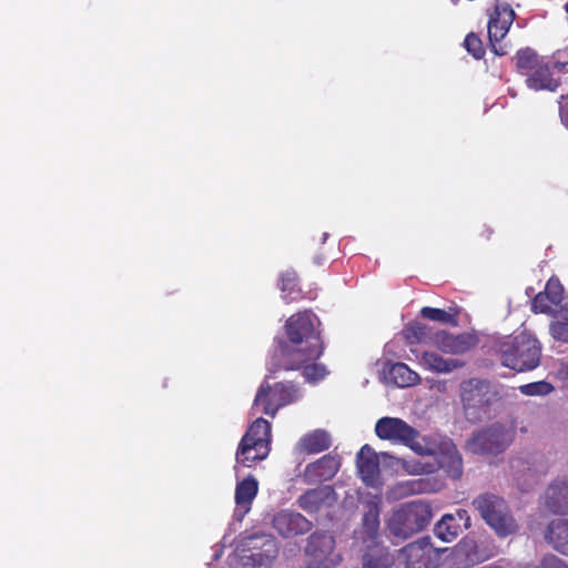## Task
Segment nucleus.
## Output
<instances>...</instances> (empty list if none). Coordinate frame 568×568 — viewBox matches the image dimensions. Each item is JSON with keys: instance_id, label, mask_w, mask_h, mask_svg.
<instances>
[{"instance_id": "obj_53", "label": "nucleus", "mask_w": 568, "mask_h": 568, "mask_svg": "<svg viewBox=\"0 0 568 568\" xmlns=\"http://www.w3.org/2000/svg\"><path fill=\"white\" fill-rule=\"evenodd\" d=\"M566 53L568 54V47H567V52Z\"/></svg>"}, {"instance_id": "obj_42", "label": "nucleus", "mask_w": 568, "mask_h": 568, "mask_svg": "<svg viewBox=\"0 0 568 568\" xmlns=\"http://www.w3.org/2000/svg\"><path fill=\"white\" fill-rule=\"evenodd\" d=\"M474 555L477 557V564L488 560L495 556V548L485 541H476L474 539Z\"/></svg>"}, {"instance_id": "obj_51", "label": "nucleus", "mask_w": 568, "mask_h": 568, "mask_svg": "<svg viewBox=\"0 0 568 568\" xmlns=\"http://www.w3.org/2000/svg\"><path fill=\"white\" fill-rule=\"evenodd\" d=\"M221 556V550L214 555V559L217 560Z\"/></svg>"}, {"instance_id": "obj_46", "label": "nucleus", "mask_w": 568, "mask_h": 568, "mask_svg": "<svg viewBox=\"0 0 568 568\" xmlns=\"http://www.w3.org/2000/svg\"><path fill=\"white\" fill-rule=\"evenodd\" d=\"M566 52L567 48L564 50H559L554 54L555 67L558 68L559 70H562L566 67H568V54Z\"/></svg>"}, {"instance_id": "obj_45", "label": "nucleus", "mask_w": 568, "mask_h": 568, "mask_svg": "<svg viewBox=\"0 0 568 568\" xmlns=\"http://www.w3.org/2000/svg\"><path fill=\"white\" fill-rule=\"evenodd\" d=\"M452 517H454V523H459L460 524V529L462 528H469L470 527V516L468 515L467 510L465 509H457L456 513L454 514H450Z\"/></svg>"}, {"instance_id": "obj_7", "label": "nucleus", "mask_w": 568, "mask_h": 568, "mask_svg": "<svg viewBox=\"0 0 568 568\" xmlns=\"http://www.w3.org/2000/svg\"><path fill=\"white\" fill-rule=\"evenodd\" d=\"M302 392L292 383H277L272 388L267 383H263L254 398L252 412L261 408L262 413L274 417L277 410L298 400Z\"/></svg>"}, {"instance_id": "obj_31", "label": "nucleus", "mask_w": 568, "mask_h": 568, "mask_svg": "<svg viewBox=\"0 0 568 568\" xmlns=\"http://www.w3.org/2000/svg\"><path fill=\"white\" fill-rule=\"evenodd\" d=\"M246 442H256L261 440L263 444H266V447H270L271 444V424L262 418L257 417L248 427L247 432L242 437Z\"/></svg>"}, {"instance_id": "obj_34", "label": "nucleus", "mask_w": 568, "mask_h": 568, "mask_svg": "<svg viewBox=\"0 0 568 568\" xmlns=\"http://www.w3.org/2000/svg\"><path fill=\"white\" fill-rule=\"evenodd\" d=\"M419 489H420V484L418 481H415V480L402 481V483H397L396 485H394L393 487L389 488V490L387 493V497H388V499H392V500H398V499L405 498L412 494L419 491Z\"/></svg>"}, {"instance_id": "obj_47", "label": "nucleus", "mask_w": 568, "mask_h": 568, "mask_svg": "<svg viewBox=\"0 0 568 568\" xmlns=\"http://www.w3.org/2000/svg\"><path fill=\"white\" fill-rule=\"evenodd\" d=\"M559 115L561 123L566 129H568V101L560 104Z\"/></svg>"}, {"instance_id": "obj_1", "label": "nucleus", "mask_w": 568, "mask_h": 568, "mask_svg": "<svg viewBox=\"0 0 568 568\" xmlns=\"http://www.w3.org/2000/svg\"><path fill=\"white\" fill-rule=\"evenodd\" d=\"M318 318L311 312H300L292 315L285 324L286 341H278V345L267 364L270 378L280 369H297L304 363L318 358L323 353L317 326Z\"/></svg>"}, {"instance_id": "obj_50", "label": "nucleus", "mask_w": 568, "mask_h": 568, "mask_svg": "<svg viewBox=\"0 0 568 568\" xmlns=\"http://www.w3.org/2000/svg\"><path fill=\"white\" fill-rule=\"evenodd\" d=\"M328 237V233H324L323 234V239H322V243H325V241L327 240Z\"/></svg>"}, {"instance_id": "obj_9", "label": "nucleus", "mask_w": 568, "mask_h": 568, "mask_svg": "<svg viewBox=\"0 0 568 568\" xmlns=\"http://www.w3.org/2000/svg\"><path fill=\"white\" fill-rule=\"evenodd\" d=\"M531 310L535 313H545L550 316H568V298L564 296V287L558 278L548 280L544 292L536 295Z\"/></svg>"}, {"instance_id": "obj_18", "label": "nucleus", "mask_w": 568, "mask_h": 568, "mask_svg": "<svg viewBox=\"0 0 568 568\" xmlns=\"http://www.w3.org/2000/svg\"><path fill=\"white\" fill-rule=\"evenodd\" d=\"M258 491V483L253 476H247L236 484L234 518L241 521L251 510L253 500Z\"/></svg>"}, {"instance_id": "obj_26", "label": "nucleus", "mask_w": 568, "mask_h": 568, "mask_svg": "<svg viewBox=\"0 0 568 568\" xmlns=\"http://www.w3.org/2000/svg\"><path fill=\"white\" fill-rule=\"evenodd\" d=\"M419 364L428 371L436 373H450L464 366V362L456 358H444L434 352H424Z\"/></svg>"}, {"instance_id": "obj_48", "label": "nucleus", "mask_w": 568, "mask_h": 568, "mask_svg": "<svg viewBox=\"0 0 568 568\" xmlns=\"http://www.w3.org/2000/svg\"><path fill=\"white\" fill-rule=\"evenodd\" d=\"M404 445L409 446L414 452H416L419 455L429 454V449L425 448L423 445L417 443L416 439H413L412 443H404Z\"/></svg>"}, {"instance_id": "obj_20", "label": "nucleus", "mask_w": 568, "mask_h": 568, "mask_svg": "<svg viewBox=\"0 0 568 568\" xmlns=\"http://www.w3.org/2000/svg\"><path fill=\"white\" fill-rule=\"evenodd\" d=\"M437 462L439 467L443 468L449 477L454 479L462 477L463 459L456 445L452 440H444L440 444Z\"/></svg>"}, {"instance_id": "obj_38", "label": "nucleus", "mask_w": 568, "mask_h": 568, "mask_svg": "<svg viewBox=\"0 0 568 568\" xmlns=\"http://www.w3.org/2000/svg\"><path fill=\"white\" fill-rule=\"evenodd\" d=\"M519 390L526 396H544L550 394L554 390V386L546 381H539L521 385Z\"/></svg>"}, {"instance_id": "obj_43", "label": "nucleus", "mask_w": 568, "mask_h": 568, "mask_svg": "<svg viewBox=\"0 0 568 568\" xmlns=\"http://www.w3.org/2000/svg\"><path fill=\"white\" fill-rule=\"evenodd\" d=\"M537 568H568V565L561 558L547 554L541 558Z\"/></svg>"}, {"instance_id": "obj_28", "label": "nucleus", "mask_w": 568, "mask_h": 568, "mask_svg": "<svg viewBox=\"0 0 568 568\" xmlns=\"http://www.w3.org/2000/svg\"><path fill=\"white\" fill-rule=\"evenodd\" d=\"M474 539L464 538L454 548L450 557L452 568H468L477 565L474 555Z\"/></svg>"}, {"instance_id": "obj_15", "label": "nucleus", "mask_w": 568, "mask_h": 568, "mask_svg": "<svg viewBox=\"0 0 568 568\" xmlns=\"http://www.w3.org/2000/svg\"><path fill=\"white\" fill-rule=\"evenodd\" d=\"M273 528L284 538L303 535L311 530L312 523L293 510H281L273 517Z\"/></svg>"}, {"instance_id": "obj_32", "label": "nucleus", "mask_w": 568, "mask_h": 568, "mask_svg": "<svg viewBox=\"0 0 568 568\" xmlns=\"http://www.w3.org/2000/svg\"><path fill=\"white\" fill-rule=\"evenodd\" d=\"M460 531V524L454 523V517L448 514L444 515L434 528L435 535L446 542L454 540Z\"/></svg>"}, {"instance_id": "obj_3", "label": "nucleus", "mask_w": 568, "mask_h": 568, "mask_svg": "<svg viewBox=\"0 0 568 568\" xmlns=\"http://www.w3.org/2000/svg\"><path fill=\"white\" fill-rule=\"evenodd\" d=\"M432 519V510L422 501H412L395 509L386 527L389 534L399 539H407L422 531Z\"/></svg>"}, {"instance_id": "obj_44", "label": "nucleus", "mask_w": 568, "mask_h": 568, "mask_svg": "<svg viewBox=\"0 0 568 568\" xmlns=\"http://www.w3.org/2000/svg\"><path fill=\"white\" fill-rule=\"evenodd\" d=\"M426 335V326L423 324H413L406 328V337L409 343L420 342Z\"/></svg>"}, {"instance_id": "obj_10", "label": "nucleus", "mask_w": 568, "mask_h": 568, "mask_svg": "<svg viewBox=\"0 0 568 568\" xmlns=\"http://www.w3.org/2000/svg\"><path fill=\"white\" fill-rule=\"evenodd\" d=\"M439 555V550L430 544L429 537H423L402 548L398 560L405 568H436Z\"/></svg>"}, {"instance_id": "obj_25", "label": "nucleus", "mask_w": 568, "mask_h": 568, "mask_svg": "<svg viewBox=\"0 0 568 568\" xmlns=\"http://www.w3.org/2000/svg\"><path fill=\"white\" fill-rule=\"evenodd\" d=\"M545 539L552 548L568 556V519H554L547 526Z\"/></svg>"}, {"instance_id": "obj_33", "label": "nucleus", "mask_w": 568, "mask_h": 568, "mask_svg": "<svg viewBox=\"0 0 568 568\" xmlns=\"http://www.w3.org/2000/svg\"><path fill=\"white\" fill-rule=\"evenodd\" d=\"M542 62L544 61L539 59L537 53L530 48L521 49L516 54L517 69L524 75H528Z\"/></svg>"}, {"instance_id": "obj_23", "label": "nucleus", "mask_w": 568, "mask_h": 568, "mask_svg": "<svg viewBox=\"0 0 568 568\" xmlns=\"http://www.w3.org/2000/svg\"><path fill=\"white\" fill-rule=\"evenodd\" d=\"M271 448L266 447L263 442H246L242 438L235 455L236 465L234 469H237V465L243 467H252L255 463L265 459L270 454Z\"/></svg>"}, {"instance_id": "obj_41", "label": "nucleus", "mask_w": 568, "mask_h": 568, "mask_svg": "<svg viewBox=\"0 0 568 568\" xmlns=\"http://www.w3.org/2000/svg\"><path fill=\"white\" fill-rule=\"evenodd\" d=\"M466 50L475 58H483L485 51L481 40L474 33H469L464 41Z\"/></svg>"}, {"instance_id": "obj_36", "label": "nucleus", "mask_w": 568, "mask_h": 568, "mask_svg": "<svg viewBox=\"0 0 568 568\" xmlns=\"http://www.w3.org/2000/svg\"><path fill=\"white\" fill-rule=\"evenodd\" d=\"M420 315L424 318H427V320H430L434 322H439V323H444V324H454V325L457 324L456 314L448 313L442 308L425 306L422 308Z\"/></svg>"}, {"instance_id": "obj_2", "label": "nucleus", "mask_w": 568, "mask_h": 568, "mask_svg": "<svg viewBox=\"0 0 568 568\" xmlns=\"http://www.w3.org/2000/svg\"><path fill=\"white\" fill-rule=\"evenodd\" d=\"M498 352L504 366L517 372H526L539 365L541 345L534 336L521 333L500 342Z\"/></svg>"}, {"instance_id": "obj_21", "label": "nucleus", "mask_w": 568, "mask_h": 568, "mask_svg": "<svg viewBox=\"0 0 568 568\" xmlns=\"http://www.w3.org/2000/svg\"><path fill=\"white\" fill-rule=\"evenodd\" d=\"M263 549L241 558V568H271L277 556V547L273 537L261 536Z\"/></svg>"}, {"instance_id": "obj_14", "label": "nucleus", "mask_w": 568, "mask_h": 568, "mask_svg": "<svg viewBox=\"0 0 568 568\" xmlns=\"http://www.w3.org/2000/svg\"><path fill=\"white\" fill-rule=\"evenodd\" d=\"M515 12L508 7L496 8L490 14L488 21V38L491 49L497 55H504L506 52L501 48H497V43L501 41L513 24Z\"/></svg>"}, {"instance_id": "obj_40", "label": "nucleus", "mask_w": 568, "mask_h": 568, "mask_svg": "<svg viewBox=\"0 0 568 568\" xmlns=\"http://www.w3.org/2000/svg\"><path fill=\"white\" fill-rule=\"evenodd\" d=\"M562 321H555L549 325L550 335L559 342L568 343V316Z\"/></svg>"}, {"instance_id": "obj_27", "label": "nucleus", "mask_w": 568, "mask_h": 568, "mask_svg": "<svg viewBox=\"0 0 568 568\" xmlns=\"http://www.w3.org/2000/svg\"><path fill=\"white\" fill-rule=\"evenodd\" d=\"M379 515L381 500L378 498H373L365 503V511L362 518L363 532L372 540L378 536Z\"/></svg>"}, {"instance_id": "obj_29", "label": "nucleus", "mask_w": 568, "mask_h": 568, "mask_svg": "<svg viewBox=\"0 0 568 568\" xmlns=\"http://www.w3.org/2000/svg\"><path fill=\"white\" fill-rule=\"evenodd\" d=\"M526 84L529 89L536 91H555L559 83L557 80L551 78L548 65L542 62L527 75Z\"/></svg>"}, {"instance_id": "obj_17", "label": "nucleus", "mask_w": 568, "mask_h": 568, "mask_svg": "<svg viewBox=\"0 0 568 568\" xmlns=\"http://www.w3.org/2000/svg\"><path fill=\"white\" fill-rule=\"evenodd\" d=\"M341 466L339 457L327 454L318 460L308 464L304 470V478L308 484H316L332 479Z\"/></svg>"}, {"instance_id": "obj_5", "label": "nucleus", "mask_w": 568, "mask_h": 568, "mask_svg": "<svg viewBox=\"0 0 568 568\" xmlns=\"http://www.w3.org/2000/svg\"><path fill=\"white\" fill-rule=\"evenodd\" d=\"M515 438V429L500 423H494L471 434L466 448L473 454L498 455L505 452Z\"/></svg>"}, {"instance_id": "obj_24", "label": "nucleus", "mask_w": 568, "mask_h": 568, "mask_svg": "<svg viewBox=\"0 0 568 568\" xmlns=\"http://www.w3.org/2000/svg\"><path fill=\"white\" fill-rule=\"evenodd\" d=\"M332 445L331 435L324 429H315L304 435L296 444L298 453L317 454L326 450Z\"/></svg>"}, {"instance_id": "obj_8", "label": "nucleus", "mask_w": 568, "mask_h": 568, "mask_svg": "<svg viewBox=\"0 0 568 568\" xmlns=\"http://www.w3.org/2000/svg\"><path fill=\"white\" fill-rule=\"evenodd\" d=\"M335 539L332 535L322 531L313 532L305 547V554L311 558L313 568H334L342 557L334 551Z\"/></svg>"}, {"instance_id": "obj_35", "label": "nucleus", "mask_w": 568, "mask_h": 568, "mask_svg": "<svg viewBox=\"0 0 568 568\" xmlns=\"http://www.w3.org/2000/svg\"><path fill=\"white\" fill-rule=\"evenodd\" d=\"M296 280H297V276L294 271H286L285 273H283L281 275L280 288L282 292V298L286 303H290L295 300V296H293V294L297 293L295 290L296 288Z\"/></svg>"}, {"instance_id": "obj_4", "label": "nucleus", "mask_w": 568, "mask_h": 568, "mask_svg": "<svg viewBox=\"0 0 568 568\" xmlns=\"http://www.w3.org/2000/svg\"><path fill=\"white\" fill-rule=\"evenodd\" d=\"M471 504L499 537H507L517 531L518 525L501 497L485 493L474 498Z\"/></svg>"}, {"instance_id": "obj_49", "label": "nucleus", "mask_w": 568, "mask_h": 568, "mask_svg": "<svg viewBox=\"0 0 568 568\" xmlns=\"http://www.w3.org/2000/svg\"><path fill=\"white\" fill-rule=\"evenodd\" d=\"M557 375L559 378L568 382V363L560 364V366L557 371Z\"/></svg>"}, {"instance_id": "obj_37", "label": "nucleus", "mask_w": 568, "mask_h": 568, "mask_svg": "<svg viewBox=\"0 0 568 568\" xmlns=\"http://www.w3.org/2000/svg\"><path fill=\"white\" fill-rule=\"evenodd\" d=\"M392 556L386 551L368 552L364 556L363 568H390Z\"/></svg>"}, {"instance_id": "obj_52", "label": "nucleus", "mask_w": 568, "mask_h": 568, "mask_svg": "<svg viewBox=\"0 0 568 568\" xmlns=\"http://www.w3.org/2000/svg\"><path fill=\"white\" fill-rule=\"evenodd\" d=\"M564 9L568 13V1L564 4Z\"/></svg>"}, {"instance_id": "obj_39", "label": "nucleus", "mask_w": 568, "mask_h": 568, "mask_svg": "<svg viewBox=\"0 0 568 568\" xmlns=\"http://www.w3.org/2000/svg\"><path fill=\"white\" fill-rule=\"evenodd\" d=\"M326 367L322 364H312L304 367L303 376L308 383L315 384L326 377Z\"/></svg>"}, {"instance_id": "obj_6", "label": "nucleus", "mask_w": 568, "mask_h": 568, "mask_svg": "<svg viewBox=\"0 0 568 568\" xmlns=\"http://www.w3.org/2000/svg\"><path fill=\"white\" fill-rule=\"evenodd\" d=\"M495 397L496 393L487 381L470 378L460 384V399L469 420L481 419Z\"/></svg>"}, {"instance_id": "obj_13", "label": "nucleus", "mask_w": 568, "mask_h": 568, "mask_svg": "<svg viewBox=\"0 0 568 568\" xmlns=\"http://www.w3.org/2000/svg\"><path fill=\"white\" fill-rule=\"evenodd\" d=\"M540 506L555 515H568V480H552L539 498Z\"/></svg>"}, {"instance_id": "obj_19", "label": "nucleus", "mask_w": 568, "mask_h": 568, "mask_svg": "<svg viewBox=\"0 0 568 568\" xmlns=\"http://www.w3.org/2000/svg\"><path fill=\"white\" fill-rule=\"evenodd\" d=\"M336 501V494L331 486L310 489L300 496L298 506L307 513H316L324 507H331Z\"/></svg>"}, {"instance_id": "obj_11", "label": "nucleus", "mask_w": 568, "mask_h": 568, "mask_svg": "<svg viewBox=\"0 0 568 568\" xmlns=\"http://www.w3.org/2000/svg\"><path fill=\"white\" fill-rule=\"evenodd\" d=\"M510 476L519 489H529L544 473L540 464V456L536 454H525L510 459Z\"/></svg>"}, {"instance_id": "obj_30", "label": "nucleus", "mask_w": 568, "mask_h": 568, "mask_svg": "<svg viewBox=\"0 0 568 568\" xmlns=\"http://www.w3.org/2000/svg\"><path fill=\"white\" fill-rule=\"evenodd\" d=\"M388 374L389 378L398 387L413 386L418 384L420 381L419 375L416 372L412 371L404 363L393 364L392 367L389 368Z\"/></svg>"}, {"instance_id": "obj_16", "label": "nucleus", "mask_w": 568, "mask_h": 568, "mask_svg": "<svg viewBox=\"0 0 568 568\" xmlns=\"http://www.w3.org/2000/svg\"><path fill=\"white\" fill-rule=\"evenodd\" d=\"M388 457V454H377L371 446L364 445L357 453V468L363 481L368 486H375L379 477V458Z\"/></svg>"}, {"instance_id": "obj_12", "label": "nucleus", "mask_w": 568, "mask_h": 568, "mask_svg": "<svg viewBox=\"0 0 568 568\" xmlns=\"http://www.w3.org/2000/svg\"><path fill=\"white\" fill-rule=\"evenodd\" d=\"M375 433L381 439L400 444L412 443L419 435L414 427L396 417L379 418L375 425Z\"/></svg>"}, {"instance_id": "obj_22", "label": "nucleus", "mask_w": 568, "mask_h": 568, "mask_svg": "<svg viewBox=\"0 0 568 568\" xmlns=\"http://www.w3.org/2000/svg\"><path fill=\"white\" fill-rule=\"evenodd\" d=\"M434 343L444 353L463 354L475 345V338L470 334L453 335L440 331L435 334Z\"/></svg>"}]
</instances>
